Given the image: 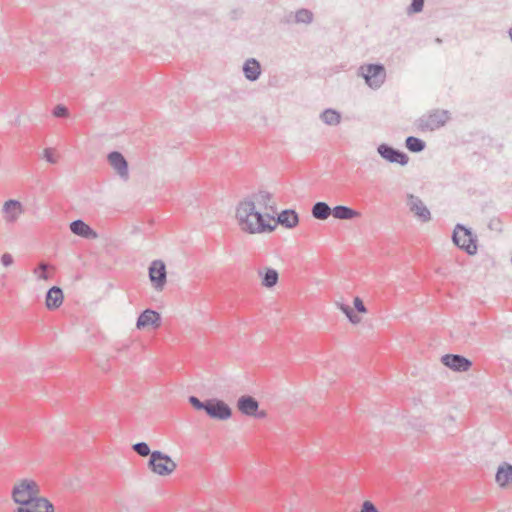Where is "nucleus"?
Segmentation results:
<instances>
[{"instance_id": "1", "label": "nucleus", "mask_w": 512, "mask_h": 512, "mask_svg": "<svg viewBox=\"0 0 512 512\" xmlns=\"http://www.w3.org/2000/svg\"><path fill=\"white\" fill-rule=\"evenodd\" d=\"M238 224H299L298 213L293 209H285L277 213L274 206H270V211L260 212L256 210L253 201L243 200L236 207L235 213Z\"/></svg>"}, {"instance_id": "2", "label": "nucleus", "mask_w": 512, "mask_h": 512, "mask_svg": "<svg viewBox=\"0 0 512 512\" xmlns=\"http://www.w3.org/2000/svg\"><path fill=\"white\" fill-rule=\"evenodd\" d=\"M39 485L31 479H22L12 489L13 501L22 506H33L38 512H54V506L45 497H40Z\"/></svg>"}, {"instance_id": "3", "label": "nucleus", "mask_w": 512, "mask_h": 512, "mask_svg": "<svg viewBox=\"0 0 512 512\" xmlns=\"http://www.w3.org/2000/svg\"><path fill=\"white\" fill-rule=\"evenodd\" d=\"M450 118L451 114L448 110L435 109L418 118L415 126L421 132H433L443 127Z\"/></svg>"}, {"instance_id": "4", "label": "nucleus", "mask_w": 512, "mask_h": 512, "mask_svg": "<svg viewBox=\"0 0 512 512\" xmlns=\"http://www.w3.org/2000/svg\"><path fill=\"white\" fill-rule=\"evenodd\" d=\"M453 243L469 255L477 253V235L473 233L469 226H455L452 233Z\"/></svg>"}, {"instance_id": "5", "label": "nucleus", "mask_w": 512, "mask_h": 512, "mask_svg": "<svg viewBox=\"0 0 512 512\" xmlns=\"http://www.w3.org/2000/svg\"><path fill=\"white\" fill-rule=\"evenodd\" d=\"M148 468L156 475L168 476L177 468L175 461L166 453L154 450L148 460Z\"/></svg>"}, {"instance_id": "6", "label": "nucleus", "mask_w": 512, "mask_h": 512, "mask_svg": "<svg viewBox=\"0 0 512 512\" xmlns=\"http://www.w3.org/2000/svg\"><path fill=\"white\" fill-rule=\"evenodd\" d=\"M360 74L372 89H379L386 78V70L381 63H372L360 67Z\"/></svg>"}, {"instance_id": "7", "label": "nucleus", "mask_w": 512, "mask_h": 512, "mask_svg": "<svg viewBox=\"0 0 512 512\" xmlns=\"http://www.w3.org/2000/svg\"><path fill=\"white\" fill-rule=\"evenodd\" d=\"M377 153L389 163L405 166L409 162V157L404 151L394 148L387 143L379 144L377 146Z\"/></svg>"}, {"instance_id": "8", "label": "nucleus", "mask_w": 512, "mask_h": 512, "mask_svg": "<svg viewBox=\"0 0 512 512\" xmlns=\"http://www.w3.org/2000/svg\"><path fill=\"white\" fill-rule=\"evenodd\" d=\"M206 414L215 420H227L232 416V409L223 400L218 398L208 399Z\"/></svg>"}, {"instance_id": "9", "label": "nucleus", "mask_w": 512, "mask_h": 512, "mask_svg": "<svg viewBox=\"0 0 512 512\" xmlns=\"http://www.w3.org/2000/svg\"><path fill=\"white\" fill-rule=\"evenodd\" d=\"M167 272L165 263L161 260H154L149 266V279L152 286L161 291L166 284Z\"/></svg>"}, {"instance_id": "10", "label": "nucleus", "mask_w": 512, "mask_h": 512, "mask_svg": "<svg viewBox=\"0 0 512 512\" xmlns=\"http://www.w3.org/2000/svg\"><path fill=\"white\" fill-rule=\"evenodd\" d=\"M441 363L454 372H466L472 367V361L459 354H445Z\"/></svg>"}, {"instance_id": "11", "label": "nucleus", "mask_w": 512, "mask_h": 512, "mask_svg": "<svg viewBox=\"0 0 512 512\" xmlns=\"http://www.w3.org/2000/svg\"><path fill=\"white\" fill-rule=\"evenodd\" d=\"M259 402L250 395H242L237 400V409L246 416L265 417V412H258Z\"/></svg>"}, {"instance_id": "12", "label": "nucleus", "mask_w": 512, "mask_h": 512, "mask_svg": "<svg viewBox=\"0 0 512 512\" xmlns=\"http://www.w3.org/2000/svg\"><path fill=\"white\" fill-rule=\"evenodd\" d=\"M107 160L122 180L127 181L129 179L128 162L121 152L111 151L107 155Z\"/></svg>"}, {"instance_id": "13", "label": "nucleus", "mask_w": 512, "mask_h": 512, "mask_svg": "<svg viewBox=\"0 0 512 512\" xmlns=\"http://www.w3.org/2000/svg\"><path fill=\"white\" fill-rule=\"evenodd\" d=\"M25 212L23 204L16 199H9L2 206L3 218L6 222H16Z\"/></svg>"}, {"instance_id": "14", "label": "nucleus", "mask_w": 512, "mask_h": 512, "mask_svg": "<svg viewBox=\"0 0 512 512\" xmlns=\"http://www.w3.org/2000/svg\"><path fill=\"white\" fill-rule=\"evenodd\" d=\"M407 205L420 221L427 222L430 220V211L419 197L409 194L407 197Z\"/></svg>"}, {"instance_id": "15", "label": "nucleus", "mask_w": 512, "mask_h": 512, "mask_svg": "<svg viewBox=\"0 0 512 512\" xmlns=\"http://www.w3.org/2000/svg\"><path fill=\"white\" fill-rule=\"evenodd\" d=\"M161 325V315L152 309L144 310L137 318L136 327L138 329H144L148 326L155 328Z\"/></svg>"}, {"instance_id": "16", "label": "nucleus", "mask_w": 512, "mask_h": 512, "mask_svg": "<svg viewBox=\"0 0 512 512\" xmlns=\"http://www.w3.org/2000/svg\"><path fill=\"white\" fill-rule=\"evenodd\" d=\"M332 216L337 220L359 221L362 214L360 211L346 205H337L332 208Z\"/></svg>"}, {"instance_id": "17", "label": "nucleus", "mask_w": 512, "mask_h": 512, "mask_svg": "<svg viewBox=\"0 0 512 512\" xmlns=\"http://www.w3.org/2000/svg\"><path fill=\"white\" fill-rule=\"evenodd\" d=\"M495 481L501 488H507L512 485V464L508 462L501 463L495 473Z\"/></svg>"}, {"instance_id": "18", "label": "nucleus", "mask_w": 512, "mask_h": 512, "mask_svg": "<svg viewBox=\"0 0 512 512\" xmlns=\"http://www.w3.org/2000/svg\"><path fill=\"white\" fill-rule=\"evenodd\" d=\"M242 71L248 81L254 82L261 75V64L255 58H248L243 64Z\"/></svg>"}, {"instance_id": "19", "label": "nucleus", "mask_w": 512, "mask_h": 512, "mask_svg": "<svg viewBox=\"0 0 512 512\" xmlns=\"http://www.w3.org/2000/svg\"><path fill=\"white\" fill-rule=\"evenodd\" d=\"M64 295L63 291L58 286H53L46 292L45 304L49 310H54L60 307L63 303Z\"/></svg>"}, {"instance_id": "20", "label": "nucleus", "mask_w": 512, "mask_h": 512, "mask_svg": "<svg viewBox=\"0 0 512 512\" xmlns=\"http://www.w3.org/2000/svg\"><path fill=\"white\" fill-rule=\"evenodd\" d=\"M311 215L314 219L325 221L332 215V208L324 201H318L313 204Z\"/></svg>"}, {"instance_id": "21", "label": "nucleus", "mask_w": 512, "mask_h": 512, "mask_svg": "<svg viewBox=\"0 0 512 512\" xmlns=\"http://www.w3.org/2000/svg\"><path fill=\"white\" fill-rule=\"evenodd\" d=\"M259 276L261 277V284L266 288L274 287L279 279L277 270L273 268H265L263 272L259 271Z\"/></svg>"}, {"instance_id": "22", "label": "nucleus", "mask_w": 512, "mask_h": 512, "mask_svg": "<svg viewBox=\"0 0 512 512\" xmlns=\"http://www.w3.org/2000/svg\"><path fill=\"white\" fill-rule=\"evenodd\" d=\"M320 119L326 125L336 126L341 122V114L335 109L327 108L321 112Z\"/></svg>"}, {"instance_id": "23", "label": "nucleus", "mask_w": 512, "mask_h": 512, "mask_svg": "<svg viewBox=\"0 0 512 512\" xmlns=\"http://www.w3.org/2000/svg\"><path fill=\"white\" fill-rule=\"evenodd\" d=\"M405 146L410 152L420 153L425 149L426 143L418 137L408 136L405 139Z\"/></svg>"}, {"instance_id": "24", "label": "nucleus", "mask_w": 512, "mask_h": 512, "mask_svg": "<svg viewBox=\"0 0 512 512\" xmlns=\"http://www.w3.org/2000/svg\"><path fill=\"white\" fill-rule=\"evenodd\" d=\"M314 15L312 11L306 8L298 9L294 13V23L296 24H311L313 22Z\"/></svg>"}, {"instance_id": "25", "label": "nucleus", "mask_w": 512, "mask_h": 512, "mask_svg": "<svg viewBox=\"0 0 512 512\" xmlns=\"http://www.w3.org/2000/svg\"><path fill=\"white\" fill-rule=\"evenodd\" d=\"M71 232L77 236L86 239H95L98 237L96 231H94L91 226H69Z\"/></svg>"}, {"instance_id": "26", "label": "nucleus", "mask_w": 512, "mask_h": 512, "mask_svg": "<svg viewBox=\"0 0 512 512\" xmlns=\"http://www.w3.org/2000/svg\"><path fill=\"white\" fill-rule=\"evenodd\" d=\"M336 306L343 314H345V316L348 318L351 324L357 325L361 322V318L354 312V310L349 305L336 302Z\"/></svg>"}, {"instance_id": "27", "label": "nucleus", "mask_w": 512, "mask_h": 512, "mask_svg": "<svg viewBox=\"0 0 512 512\" xmlns=\"http://www.w3.org/2000/svg\"><path fill=\"white\" fill-rule=\"evenodd\" d=\"M50 269H53L50 264L46 262H40L33 270V273L39 280L47 281L52 277V273L49 271Z\"/></svg>"}, {"instance_id": "28", "label": "nucleus", "mask_w": 512, "mask_h": 512, "mask_svg": "<svg viewBox=\"0 0 512 512\" xmlns=\"http://www.w3.org/2000/svg\"><path fill=\"white\" fill-rule=\"evenodd\" d=\"M277 226H243V231L248 234H265L275 231Z\"/></svg>"}, {"instance_id": "29", "label": "nucleus", "mask_w": 512, "mask_h": 512, "mask_svg": "<svg viewBox=\"0 0 512 512\" xmlns=\"http://www.w3.org/2000/svg\"><path fill=\"white\" fill-rule=\"evenodd\" d=\"M270 199H271V194L266 191H260L259 193L253 195V202L263 204L265 206L266 211H270V206L268 205ZM249 200L252 201V199H249Z\"/></svg>"}, {"instance_id": "30", "label": "nucleus", "mask_w": 512, "mask_h": 512, "mask_svg": "<svg viewBox=\"0 0 512 512\" xmlns=\"http://www.w3.org/2000/svg\"><path fill=\"white\" fill-rule=\"evenodd\" d=\"M133 451L142 457L152 456L153 451L150 450L149 445L146 442H137L132 445Z\"/></svg>"}, {"instance_id": "31", "label": "nucleus", "mask_w": 512, "mask_h": 512, "mask_svg": "<svg viewBox=\"0 0 512 512\" xmlns=\"http://www.w3.org/2000/svg\"><path fill=\"white\" fill-rule=\"evenodd\" d=\"M188 402L196 410H203V411L206 412V409L208 407V399L205 400V401H201L199 398H197L194 395H191V396L188 397Z\"/></svg>"}, {"instance_id": "32", "label": "nucleus", "mask_w": 512, "mask_h": 512, "mask_svg": "<svg viewBox=\"0 0 512 512\" xmlns=\"http://www.w3.org/2000/svg\"><path fill=\"white\" fill-rule=\"evenodd\" d=\"M424 8V0H411L407 9L408 14L420 13Z\"/></svg>"}, {"instance_id": "33", "label": "nucleus", "mask_w": 512, "mask_h": 512, "mask_svg": "<svg viewBox=\"0 0 512 512\" xmlns=\"http://www.w3.org/2000/svg\"><path fill=\"white\" fill-rule=\"evenodd\" d=\"M52 114L57 118H65L69 116V110L65 105L58 104L54 107Z\"/></svg>"}, {"instance_id": "34", "label": "nucleus", "mask_w": 512, "mask_h": 512, "mask_svg": "<svg viewBox=\"0 0 512 512\" xmlns=\"http://www.w3.org/2000/svg\"><path fill=\"white\" fill-rule=\"evenodd\" d=\"M42 157L50 164H55L57 162L55 151L52 148L44 149Z\"/></svg>"}, {"instance_id": "35", "label": "nucleus", "mask_w": 512, "mask_h": 512, "mask_svg": "<svg viewBox=\"0 0 512 512\" xmlns=\"http://www.w3.org/2000/svg\"><path fill=\"white\" fill-rule=\"evenodd\" d=\"M353 305H354V309L358 313H367V309H366V307L364 305V302L362 301V299L360 297H355L354 298Z\"/></svg>"}, {"instance_id": "36", "label": "nucleus", "mask_w": 512, "mask_h": 512, "mask_svg": "<svg viewBox=\"0 0 512 512\" xmlns=\"http://www.w3.org/2000/svg\"><path fill=\"white\" fill-rule=\"evenodd\" d=\"M360 512H379L377 507L369 500L362 503Z\"/></svg>"}, {"instance_id": "37", "label": "nucleus", "mask_w": 512, "mask_h": 512, "mask_svg": "<svg viewBox=\"0 0 512 512\" xmlns=\"http://www.w3.org/2000/svg\"><path fill=\"white\" fill-rule=\"evenodd\" d=\"M13 263H14V258L10 253L6 252L1 256V264L4 267H10Z\"/></svg>"}, {"instance_id": "38", "label": "nucleus", "mask_w": 512, "mask_h": 512, "mask_svg": "<svg viewBox=\"0 0 512 512\" xmlns=\"http://www.w3.org/2000/svg\"><path fill=\"white\" fill-rule=\"evenodd\" d=\"M283 24H291L294 23V13L289 12L286 14L280 21Z\"/></svg>"}, {"instance_id": "39", "label": "nucleus", "mask_w": 512, "mask_h": 512, "mask_svg": "<svg viewBox=\"0 0 512 512\" xmlns=\"http://www.w3.org/2000/svg\"><path fill=\"white\" fill-rule=\"evenodd\" d=\"M14 512H38V509H35L33 506L29 508L28 506L20 505L14 510Z\"/></svg>"}, {"instance_id": "40", "label": "nucleus", "mask_w": 512, "mask_h": 512, "mask_svg": "<svg viewBox=\"0 0 512 512\" xmlns=\"http://www.w3.org/2000/svg\"><path fill=\"white\" fill-rule=\"evenodd\" d=\"M242 12L239 10H233L231 12V19L236 20L241 16Z\"/></svg>"}, {"instance_id": "41", "label": "nucleus", "mask_w": 512, "mask_h": 512, "mask_svg": "<svg viewBox=\"0 0 512 512\" xmlns=\"http://www.w3.org/2000/svg\"><path fill=\"white\" fill-rule=\"evenodd\" d=\"M69 224H77V225H80V224H86V223L84 222V220H83V219H75V220L71 221Z\"/></svg>"}, {"instance_id": "42", "label": "nucleus", "mask_w": 512, "mask_h": 512, "mask_svg": "<svg viewBox=\"0 0 512 512\" xmlns=\"http://www.w3.org/2000/svg\"><path fill=\"white\" fill-rule=\"evenodd\" d=\"M435 41H436L437 43H441V42H442V40H441L440 38H436V40H435Z\"/></svg>"}, {"instance_id": "43", "label": "nucleus", "mask_w": 512, "mask_h": 512, "mask_svg": "<svg viewBox=\"0 0 512 512\" xmlns=\"http://www.w3.org/2000/svg\"><path fill=\"white\" fill-rule=\"evenodd\" d=\"M509 35H510V38L512 40V28L509 30Z\"/></svg>"}]
</instances>
